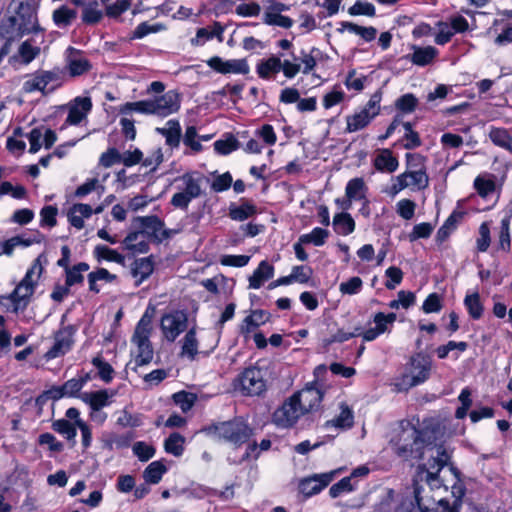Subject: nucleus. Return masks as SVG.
I'll list each match as a JSON object with an SVG mask.
<instances>
[{
  "label": "nucleus",
  "instance_id": "f257e3e1",
  "mask_svg": "<svg viewBox=\"0 0 512 512\" xmlns=\"http://www.w3.org/2000/svg\"><path fill=\"white\" fill-rule=\"evenodd\" d=\"M423 455H427V462L418 466L414 480V498L420 509H428V503L422 496L424 488L420 482H425L431 490L442 487L443 483L438 474L444 466L448 465L451 455L442 445L425 446Z\"/></svg>",
  "mask_w": 512,
  "mask_h": 512
},
{
  "label": "nucleus",
  "instance_id": "f03ea898",
  "mask_svg": "<svg viewBox=\"0 0 512 512\" xmlns=\"http://www.w3.org/2000/svg\"><path fill=\"white\" fill-rule=\"evenodd\" d=\"M319 50L311 48L310 50L301 49V64L292 62L284 53L272 55L261 60L256 66V73L261 79H273L280 71L287 79H293L298 73L309 74L317 65V55Z\"/></svg>",
  "mask_w": 512,
  "mask_h": 512
},
{
  "label": "nucleus",
  "instance_id": "7ed1b4c3",
  "mask_svg": "<svg viewBox=\"0 0 512 512\" xmlns=\"http://www.w3.org/2000/svg\"><path fill=\"white\" fill-rule=\"evenodd\" d=\"M201 432L218 441L230 443L235 447L248 443L254 435V429L241 417L213 423L204 427Z\"/></svg>",
  "mask_w": 512,
  "mask_h": 512
},
{
  "label": "nucleus",
  "instance_id": "20e7f679",
  "mask_svg": "<svg viewBox=\"0 0 512 512\" xmlns=\"http://www.w3.org/2000/svg\"><path fill=\"white\" fill-rule=\"evenodd\" d=\"M432 370V359L423 353L411 356L406 364V371L392 383L395 392H407L409 389L418 386L430 377Z\"/></svg>",
  "mask_w": 512,
  "mask_h": 512
},
{
  "label": "nucleus",
  "instance_id": "39448f33",
  "mask_svg": "<svg viewBox=\"0 0 512 512\" xmlns=\"http://www.w3.org/2000/svg\"><path fill=\"white\" fill-rule=\"evenodd\" d=\"M41 258L42 256L40 255L34 260L31 267L27 270L24 278L7 297L13 305L14 313L23 312L31 302L38 279L43 272Z\"/></svg>",
  "mask_w": 512,
  "mask_h": 512
},
{
  "label": "nucleus",
  "instance_id": "423d86ee",
  "mask_svg": "<svg viewBox=\"0 0 512 512\" xmlns=\"http://www.w3.org/2000/svg\"><path fill=\"white\" fill-rule=\"evenodd\" d=\"M204 177L198 172H187L175 179L178 192L171 198V205L175 208L187 210L190 202L202 195V182Z\"/></svg>",
  "mask_w": 512,
  "mask_h": 512
},
{
  "label": "nucleus",
  "instance_id": "0eeeda50",
  "mask_svg": "<svg viewBox=\"0 0 512 512\" xmlns=\"http://www.w3.org/2000/svg\"><path fill=\"white\" fill-rule=\"evenodd\" d=\"M421 432L411 423L401 424V431L393 441L395 452L398 456L408 459L417 457H427V455L418 454L422 445L420 438Z\"/></svg>",
  "mask_w": 512,
  "mask_h": 512
},
{
  "label": "nucleus",
  "instance_id": "6e6552de",
  "mask_svg": "<svg viewBox=\"0 0 512 512\" xmlns=\"http://www.w3.org/2000/svg\"><path fill=\"white\" fill-rule=\"evenodd\" d=\"M150 320L143 316L137 323L131 342L136 346L134 362L137 367L149 364L153 359V348L150 342Z\"/></svg>",
  "mask_w": 512,
  "mask_h": 512
},
{
  "label": "nucleus",
  "instance_id": "1a4fd4ad",
  "mask_svg": "<svg viewBox=\"0 0 512 512\" xmlns=\"http://www.w3.org/2000/svg\"><path fill=\"white\" fill-rule=\"evenodd\" d=\"M92 107V100L89 96L75 97L63 107L67 114L65 123L70 126H85Z\"/></svg>",
  "mask_w": 512,
  "mask_h": 512
},
{
  "label": "nucleus",
  "instance_id": "9d476101",
  "mask_svg": "<svg viewBox=\"0 0 512 512\" xmlns=\"http://www.w3.org/2000/svg\"><path fill=\"white\" fill-rule=\"evenodd\" d=\"M435 26L437 32L434 36V42L441 46L450 42L456 33H464L469 29L467 19L461 15L452 16L449 21H438Z\"/></svg>",
  "mask_w": 512,
  "mask_h": 512
},
{
  "label": "nucleus",
  "instance_id": "9b49d317",
  "mask_svg": "<svg viewBox=\"0 0 512 512\" xmlns=\"http://www.w3.org/2000/svg\"><path fill=\"white\" fill-rule=\"evenodd\" d=\"M238 381L242 393L247 396H259L266 390L265 373L258 367L245 369Z\"/></svg>",
  "mask_w": 512,
  "mask_h": 512
},
{
  "label": "nucleus",
  "instance_id": "f8f14e48",
  "mask_svg": "<svg viewBox=\"0 0 512 512\" xmlns=\"http://www.w3.org/2000/svg\"><path fill=\"white\" fill-rule=\"evenodd\" d=\"M67 2L80 9L83 25L95 26L104 18V0H67Z\"/></svg>",
  "mask_w": 512,
  "mask_h": 512
},
{
  "label": "nucleus",
  "instance_id": "ddd939ff",
  "mask_svg": "<svg viewBox=\"0 0 512 512\" xmlns=\"http://www.w3.org/2000/svg\"><path fill=\"white\" fill-rule=\"evenodd\" d=\"M152 103L150 99H144L134 102H126L118 108L120 116V125L122 128H134L137 122L134 116L138 115H153Z\"/></svg>",
  "mask_w": 512,
  "mask_h": 512
},
{
  "label": "nucleus",
  "instance_id": "4468645a",
  "mask_svg": "<svg viewBox=\"0 0 512 512\" xmlns=\"http://www.w3.org/2000/svg\"><path fill=\"white\" fill-rule=\"evenodd\" d=\"M65 69L71 77H79L92 69V64L85 53L69 46L64 53Z\"/></svg>",
  "mask_w": 512,
  "mask_h": 512
},
{
  "label": "nucleus",
  "instance_id": "2eb2a0df",
  "mask_svg": "<svg viewBox=\"0 0 512 512\" xmlns=\"http://www.w3.org/2000/svg\"><path fill=\"white\" fill-rule=\"evenodd\" d=\"M152 114L165 118L178 112L181 106V95L176 90H168L163 95L150 98Z\"/></svg>",
  "mask_w": 512,
  "mask_h": 512
},
{
  "label": "nucleus",
  "instance_id": "dca6fc26",
  "mask_svg": "<svg viewBox=\"0 0 512 512\" xmlns=\"http://www.w3.org/2000/svg\"><path fill=\"white\" fill-rule=\"evenodd\" d=\"M187 324L188 318L183 311H174L161 318V330L169 342H174L186 330Z\"/></svg>",
  "mask_w": 512,
  "mask_h": 512
},
{
  "label": "nucleus",
  "instance_id": "f3484780",
  "mask_svg": "<svg viewBox=\"0 0 512 512\" xmlns=\"http://www.w3.org/2000/svg\"><path fill=\"white\" fill-rule=\"evenodd\" d=\"M382 99L381 91H376L367 102L366 106L355 113L351 120L348 121L347 128H364L371 120L378 115L380 111V102Z\"/></svg>",
  "mask_w": 512,
  "mask_h": 512
},
{
  "label": "nucleus",
  "instance_id": "a211bd4d",
  "mask_svg": "<svg viewBox=\"0 0 512 512\" xmlns=\"http://www.w3.org/2000/svg\"><path fill=\"white\" fill-rule=\"evenodd\" d=\"M304 415L296 400L291 396L273 414L274 423L282 428L292 427Z\"/></svg>",
  "mask_w": 512,
  "mask_h": 512
},
{
  "label": "nucleus",
  "instance_id": "6ab92c4d",
  "mask_svg": "<svg viewBox=\"0 0 512 512\" xmlns=\"http://www.w3.org/2000/svg\"><path fill=\"white\" fill-rule=\"evenodd\" d=\"M76 329L72 325L60 328L54 335L53 346L45 353V358L51 360L66 354L73 345Z\"/></svg>",
  "mask_w": 512,
  "mask_h": 512
},
{
  "label": "nucleus",
  "instance_id": "aec40b11",
  "mask_svg": "<svg viewBox=\"0 0 512 512\" xmlns=\"http://www.w3.org/2000/svg\"><path fill=\"white\" fill-rule=\"evenodd\" d=\"M410 53L403 56V59L417 67H426L432 65L439 56V50L431 45L419 46L409 45Z\"/></svg>",
  "mask_w": 512,
  "mask_h": 512
},
{
  "label": "nucleus",
  "instance_id": "412c9836",
  "mask_svg": "<svg viewBox=\"0 0 512 512\" xmlns=\"http://www.w3.org/2000/svg\"><path fill=\"white\" fill-rule=\"evenodd\" d=\"M207 65L214 71L221 74L246 75L250 71V67L246 59L224 60L219 56H214L207 61Z\"/></svg>",
  "mask_w": 512,
  "mask_h": 512
},
{
  "label": "nucleus",
  "instance_id": "4be33fe9",
  "mask_svg": "<svg viewBox=\"0 0 512 512\" xmlns=\"http://www.w3.org/2000/svg\"><path fill=\"white\" fill-rule=\"evenodd\" d=\"M304 414L319 408L323 398L320 389L313 385H307L304 389L292 395Z\"/></svg>",
  "mask_w": 512,
  "mask_h": 512
},
{
  "label": "nucleus",
  "instance_id": "5701e85b",
  "mask_svg": "<svg viewBox=\"0 0 512 512\" xmlns=\"http://www.w3.org/2000/svg\"><path fill=\"white\" fill-rule=\"evenodd\" d=\"M335 474L336 471H331L328 473L314 474L310 477L304 478L299 483V490L306 497L318 494L332 482Z\"/></svg>",
  "mask_w": 512,
  "mask_h": 512
},
{
  "label": "nucleus",
  "instance_id": "b1692460",
  "mask_svg": "<svg viewBox=\"0 0 512 512\" xmlns=\"http://www.w3.org/2000/svg\"><path fill=\"white\" fill-rule=\"evenodd\" d=\"M225 26L218 21L211 25L201 27L196 30V34L190 39V44L194 47L204 46L208 41L216 38L219 43L224 40Z\"/></svg>",
  "mask_w": 512,
  "mask_h": 512
},
{
  "label": "nucleus",
  "instance_id": "393cba45",
  "mask_svg": "<svg viewBox=\"0 0 512 512\" xmlns=\"http://www.w3.org/2000/svg\"><path fill=\"white\" fill-rule=\"evenodd\" d=\"M134 223L138 225L143 232V236H147L153 242L162 243V231L164 222L157 216L136 217Z\"/></svg>",
  "mask_w": 512,
  "mask_h": 512
},
{
  "label": "nucleus",
  "instance_id": "a878e982",
  "mask_svg": "<svg viewBox=\"0 0 512 512\" xmlns=\"http://www.w3.org/2000/svg\"><path fill=\"white\" fill-rule=\"evenodd\" d=\"M72 4L65 3L55 8L52 12V22L58 29H67L78 17V11Z\"/></svg>",
  "mask_w": 512,
  "mask_h": 512
},
{
  "label": "nucleus",
  "instance_id": "bb28decb",
  "mask_svg": "<svg viewBox=\"0 0 512 512\" xmlns=\"http://www.w3.org/2000/svg\"><path fill=\"white\" fill-rule=\"evenodd\" d=\"M397 181L399 190L406 187H414L420 190L428 186V176L422 167L416 170L406 171L397 177Z\"/></svg>",
  "mask_w": 512,
  "mask_h": 512
},
{
  "label": "nucleus",
  "instance_id": "cd10ccee",
  "mask_svg": "<svg viewBox=\"0 0 512 512\" xmlns=\"http://www.w3.org/2000/svg\"><path fill=\"white\" fill-rule=\"evenodd\" d=\"M373 321L375 327L369 328L363 332L364 341H373L379 335L385 333L388 330V325H392L396 321V314L389 313L386 315L382 312H378L374 315Z\"/></svg>",
  "mask_w": 512,
  "mask_h": 512
},
{
  "label": "nucleus",
  "instance_id": "c85d7f7f",
  "mask_svg": "<svg viewBox=\"0 0 512 512\" xmlns=\"http://www.w3.org/2000/svg\"><path fill=\"white\" fill-rule=\"evenodd\" d=\"M115 395L114 392H109L106 389L94 391V392H85L80 395V398L83 402L88 404L92 411H100L103 407L108 406L111 401L110 399Z\"/></svg>",
  "mask_w": 512,
  "mask_h": 512
},
{
  "label": "nucleus",
  "instance_id": "c756f323",
  "mask_svg": "<svg viewBox=\"0 0 512 512\" xmlns=\"http://www.w3.org/2000/svg\"><path fill=\"white\" fill-rule=\"evenodd\" d=\"M154 271V262L151 257H144L136 259L131 264L130 273L135 279V285L139 286L146 279H148Z\"/></svg>",
  "mask_w": 512,
  "mask_h": 512
},
{
  "label": "nucleus",
  "instance_id": "7c9ffc66",
  "mask_svg": "<svg viewBox=\"0 0 512 512\" xmlns=\"http://www.w3.org/2000/svg\"><path fill=\"white\" fill-rule=\"evenodd\" d=\"M56 79L55 73L51 71H41L27 79L23 84V90L26 93L34 91H43L49 83Z\"/></svg>",
  "mask_w": 512,
  "mask_h": 512
},
{
  "label": "nucleus",
  "instance_id": "2f4dec72",
  "mask_svg": "<svg viewBox=\"0 0 512 512\" xmlns=\"http://www.w3.org/2000/svg\"><path fill=\"white\" fill-rule=\"evenodd\" d=\"M40 52V47L33 45L32 40L28 39L20 44L17 54L12 56L10 60L19 61L24 65H28L39 56Z\"/></svg>",
  "mask_w": 512,
  "mask_h": 512
},
{
  "label": "nucleus",
  "instance_id": "473e14b6",
  "mask_svg": "<svg viewBox=\"0 0 512 512\" xmlns=\"http://www.w3.org/2000/svg\"><path fill=\"white\" fill-rule=\"evenodd\" d=\"M274 275V267L263 260L258 265L257 269L249 277V288L259 289L262 284L272 278Z\"/></svg>",
  "mask_w": 512,
  "mask_h": 512
},
{
  "label": "nucleus",
  "instance_id": "72a5a7b5",
  "mask_svg": "<svg viewBox=\"0 0 512 512\" xmlns=\"http://www.w3.org/2000/svg\"><path fill=\"white\" fill-rule=\"evenodd\" d=\"M124 248L133 253H147L149 244L144 239L143 232H130L122 241Z\"/></svg>",
  "mask_w": 512,
  "mask_h": 512
},
{
  "label": "nucleus",
  "instance_id": "f704fd0d",
  "mask_svg": "<svg viewBox=\"0 0 512 512\" xmlns=\"http://www.w3.org/2000/svg\"><path fill=\"white\" fill-rule=\"evenodd\" d=\"M367 186L362 178H353L348 181L345 188V196L352 201L364 200V204L368 203L366 199Z\"/></svg>",
  "mask_w": 512,
  "mask_h": 512
},
{
  "label": "nucleus",
  "instance_id": "c9c22d12",
  "mask_svg": "<svg viewBox=\"0 0 512 512\" xmlns=\"http://www.w3.org/2000/svg\"><path fill=\"white\" fill-rule=\"evenodd\" d=\"M374 166L378 171L392 173L398 167V160L388 149L380 150L374 158Z\"/></svg>",
  "mask_w": 512,
  "mask_h": 512
},
{
  "label": "nucleus",
  "instance_id": "e433bc0d",
  "mask_svg": "<svg viewBox=\"0 0 512 512\" xmlns=\"http://www.w3.org/2000/svg\"><path fill=\"white\" fill-rule=\"evenodd\" d=\"M198 353V339L196 337V330L195 328H191L187 331L182 339L180 355L182 357H187L189 360H194Z\"/></svg>",
  "mask_w": 512,
  "mask_h": 512
},
{
  "label": "nucleus",
  "instance_id": "4c0bfd02",
  "mask_svg": "<svg viewBox=\"0 0 512 512\" xmlns=\"http://www.w3.org/2000/svg\"><path fill=\"white\" fill-rule=\"evenodd\" d=\"M341 27L340 31H348L349 33L358 35L365 42H371L375 40L377 36V29L372 26L364 27L352 22L344 21L341 23Z\"/></svg>",
  "mask_w": 512,
  "mask_h": 512
},
{
  "label": "nucleus",
  "instance_id": "58836bf2",
  "mask_svg": "<svg viewBox=\"0 0 512 512\" xmlns=\"http://www.w3.org/2000/svg\"><path fill=\"white\" fill-rule=\"evenodd\" d=\"M333 227L337 234L347 236L355 230V221L347 212L338 213L333 218Z\"/></svg>",
  "mask_w": 512,
  "mask_h": 512
},
{
  "label": "nucleus",
  "instance_id": "ea45409f",
  "mask_svg": "<svg viewBox=\"0 0 512 512\" xmlns=\"http://www.w3.org/2000/svg\"><path fill=\"white\" fill-rule=\"evenodd\" d=\"M93 255L98 262L109 261L123 265L125 263V256L118 251L109 248L106 245H97L93 250Z\"/></svg>",
  "mask_w": 512,
  "mask_h": 512
},
{
  "label": "nucleus",
  "instance_id": "a19ab883",
  "mask_svg": "<svg viewBox=\"0 0 512 512\" xmlns=\"http://www.w3.org/2000/svg\"><path fill=\"white\" fill-rule=\"evenodd\" d=\"M117 279L115 274H111L105 268H98L97 270L88 274L89 290L94 293H99L100 288L97 284L98 281H105L107 283L114 282Z\"/></svg>",
  "mask_w": 512,
  "mask_h": 512
},
{
  "label": "nucleus",
  "instance_id": "79ce46f5",
  "mask_svg": "<svg viewBox=\"0 0 512 512\" xmlns=\"http://www.w3.org/2000/svg\"><path fill=\"white\" fill-rule=\"evenodd\" d=\"M269 319V314L264 310H253L250 315L244 319L242 333L249 334L260 325L265 324Z\"/></svg>",
  "mask_w": 512,
  "mask_h": 512
},
{
  "label": "nucleus",
  "instance_id": "37998d69",
  "mask_svg": "<svg viewBox=\"0 0 512 512\" xmlns=\"http://www.w3.org/2000/svg\"><path fill=\"white\" fill-rule=\"evenodd\" d=\"M257 213L256 206L248 201H243L239 206H231L229 216L236 221H244Z\"/></svg>",
  "mask_w": 512,
  "mask_h": 512
},
{
  "label": "nucleus",
  "instance_id": "c03bdc74",
  "mask_svg": "<svg viewBox=\"0 0 512 512\" xmlns=\"http://www.w3.org/2000/svg\"><path fill=\"white\" fill-rule=\"evenodd\" d=\"M341 411L334 419L327 421V426H334L341 429L352 427L354 423V415L352 410L346 404H341Z\"/></svg>",
  "mask_w": 512,
  "mask_h": 512
},
{
  "label": "nucleus",
  "instance_id": "a18cd8bd",
  "mask_svg": "<svg viewBox=\"0 0 512 512\" xmlns=\"http://www.w3.org/2000/svg\"><path fill=\"white\" fill-rule=\"evenodd\" d=\"M21 18L22 22L19 24V31L21 35L43 31L39 25L36 11L30 10L26 17L24 14H21Z\"/></svg>",
  "mask_w": 512,
  "mask_h": 512
},
{
  "label": "nucleus",
  "instance_id": "49530a36",
  "mask_svg": "<svg viewBox=\"0 0 512 512\" xmlns=\"http://www.w3.org/2000/svg\"><path fill=\"white\" fill-rule=\"evenodd\" d=\"M89 380V376L72 378L60 386V396L75 397Z\"/></svg>",
  "mask_w": 512,
  "mask_h": 512
},
{
  "label": "nucleus",
  "instance_id": "de8ad7c7",
  "mask_svg": "<svg viewBox=\"0 0 512 512\" xmlns=\"http://www.w3.org/2000/svg\"><path fill=\"white\" fill-rule=\"evenodd\" d=\"M89 270V265L86 262H80L71 268L66 269V281L67 286H73L75 284L82 283L84 280L83 273Z\"/></svg>",
  "mask_w": 512,
  "mask_h": 512
},
{
  "label": "nucleus",
  "instance_id": "09e8293b",
  "mask_svg": "<svg viewBox=\"0 0 512 512\" xmlns=\"http://www.w3.org/2000/svg\"><path fill=\"white\" fill-rule=\"evenodd\" d=\"M263 23L269 26H277L285 29H289L293 26V20L287 16L282 15V13H275L271 11H266L263 14Z\"/></svg>",
  "mask_w": 512,
  "mask_h": 512
},
{
  "label": "nucleus",
  "instance_id": "8fccbe9b",
  "mask_svg": "<svg viewBox=\"0 0 512 512\" xmlns=\"http://www.w3.org/2000/svg\"><path fill=\"white\" fill-rule=\"evenodd\" d=\"M166 471V467L160 461H154L146 467L143 477L147 483L157 484Z\"/></svg>",
  "mask_w": 512,
  "mask_h": 512
},
{
  "label": "nucleus",
  "instance_id": "3c124183",
  "mask_svg": "<svg viewBox=\"0 0 512 512\" xmlns=\"http://www.w3.org/2000/svg\"><path fill=\"white\" fill-rule=\"evenodd\" d=\"M238 147L239 143L232 133H225L222 139L214 142L216 152L221 155H227Z\"/></svg>",
  "mask_w": 512,
  "mask_h": 512
},
{
  "label": "nucleus",
  "instance_id": "603ef678",
  "mask_svg": "<svg viewBox=\"0 0 512 512\" xmlns=\"http://www.w3.org/2000/svg\"><path fill=\"white\" fill-rule=\"evenodd\" d=\"M464 305L468 310L469 315L473 319H480L483 315V305L480 301L479 293L466 295Z\"/></svg>",
  "mask_w": 512,
  "mask_h": 512
},
{
  "label": "nucleus",
  "instance_id": "864d4df0",
  "mask_svg": "<svg viewBox=\"0 0 512 512\" xmlns=\"http://www.w3.org/2000/svg\"><path fill=\"white\" fill-rule=\"evenodd\" d=\"M418 105L417 97L412 93H406L395 101V108L401 114L412 113Z\"/></svg>",
  "mask_w": 512,
  "mask_h": 512
},
{
  "label": "nucleus",
  "instance_id": "5fc2aeb1",
  "mask_svg": "<svg viewBox=\"0 0 512 512\" xmlns=\"http://www.w3.org/2000/svg\"><path fill=\"white\" fill-rule=\"evenodd\" d=\"M184 437L179 433H172L164 444L165 451L174 456H180L184 450Z\"/></svg>",
  "mask_w": 512,
  "mask_h": 512
},
{
  "label": "nucleus",
  "instance_id": "6e6d98bb",
  "mask_svg": "<svg viewBox=\"0 0 512 512\" xmlns=\"http://www.w3.org/2000/svg\"><path fill=\"white\" fill-rule=\"evenodd\" d=\"M164 29L165 26L161 23L149 24L148 22H142L135 28L130 39H142L149 34L158 33Z\"/></svg>",
  "mask_w": 512,
  "mask_h": 512
},
{
  "label": "nucleus",
  "instance_id": "4d7b16f0",
  "mask_svg": "<svg viewBox=\"0 0 512 512\" xmlns=\"http://www.w3.org/2000/svg\"><path fill=\"white\" fill-rule=\"evenodd\" d=\"M329 236L326 229L316 227L310 233L300 236V241L306 244H314L315 246H322Z\"/></svg>",
  "mask_w": 512,
  "mask_h": 512
},
{
  "label": "nucleus",
  "instance_id": "13d9d810",
  "mask_svg": "<svg viewBox=\"0 0 512 512\" xmlns=\"http://www.w3.org/2000/svg\"><path fill=\"white\" fill-rule=\"evenodd\" d=\"M363 332L360 327L355 328L353 332H345L342 329H339L334 335H332L330 338L323 339L324 346H330L333 343H342L345 341H348L349 339L356 337V336H362Z\"/></svg>",
  "mask_w": 512,
  "mask_h": 512
},
{
  "label": "nucleus",
  "instance_id": "bf43d9fd",
  "mask_svg": "<svg viewBox=\"0 0 512 512\" xmlns=\"http://www.w3.org/2000/svg\"><path fill=\"white\" fill-rule=\"evenodd\" d=\"M511 247L510 237V216H507L501 220L500 232H499V248L505 252H508Z\"/></svg>",
  "mask_w": 512,
  "mask_h": 512
},
{
  "label": "nucleus",
  "instance_id": "052dcab7",
  "mask_svg": "<svg viewBox=\"0 0 512 512\" xmlns=\"http://www.w3.org/2000/svg\"><path fill=\"white\" fill-rule=\"evenodd\" d=\"M52 428L54 431L65 436L67 440H74L77 435L75 426L66 419H59L54 421Z\"/></svg>",
  "mask_w": 512,
  "mask_h": 512
},
{
  "label": "nucleus",
  "instance_id": "680f3d73",
  "mask_svg": "<svg viewBox=\"0 0 512 512\" xmlns=\"http://www.w3.org/2000/svg\"><path fill=\"white\" fill-rule=\"evenodd\" d=\"M348 13L351 16L364 15L373 17L376 14V9L372 3L358 0L348 9Z\"/></svg>",
  "mask_w": 512,
  "mask_h": 512
},
{
  "label": "nucleus",
  "instance_id": "e2e57ef3",
  "mask_svg": "<svg viewBox=\"0 0 512 512\" xmlns=\"http://www.w3.org/2000/svg\"><path fill=\"white\" fill-rule=\"evenodd\" d=\"M489 137L495 145L512 152V138L507 130H490Z\"/></svg>",
  "mask_w": 512,
  "mask_h": 512
},
{
  "label": "nucleus",
  "instance_id": "0e129e2a",
  "mask_svg": "<svg viewBox=\"0 0 512 512\" xmlns=\"http://www.w3.org/2000/svg\"><path fill=\"white\" fill-rule=\"evenodd\" d=\"M345 98L344 91L339 86H334V88L327 92L323 97V106L325 109H330L339 103H341Z\"/></svg>",
  "mask_w": 512,
  "mask_h": 512
},
{
  "label": "nucleus",
  "instance_id": "69168bd1",
  "mask_svg": "<svg viewBox=\"0 0 512 512\" xmlns=\"http://www.w3.org/2000/svg\"><path fill=\"white\" fill-rule=\"evenodd\" d=\"M92 364L97 368L98 375L104 382L109 383L113 379L114 369L108 362L101 357H95Z\"/></svg>",
  "mask_w": 512,
  "mask_h": 512
},
{
  "label": "nucleus",
  "instance_id": "338daca9",
  "mask_svg": "<svg viewBox=\"0 0 512 512\" xmlns=\"http://www.w3.org/2000/svg\"><path fill=\"white\" fill-rule=\"evenodd\" d=\"M363 281L360 277L354 276L345 282L340 283L339 291L343 295H355L362 289Z\"/></svg>",
  "mask_w": 512,
  "mask_h": 512
},
{
  "label": "nucleus",
  "instance_id": "774afa93",
  "mask_svg": "<svg viewBox=\"0 0 512 512\" xmlns=\"http://www.w3.org/2000/svg\"><path fill=\"white\" fill-rule=\"evenodd\" d=\"M312 274L313 270L309 266H294L290 274L291 282L307 283L311 279Z\"/></svg>",
  "mask_w": 512,
  "mask_h": 512
}]
</instances>
